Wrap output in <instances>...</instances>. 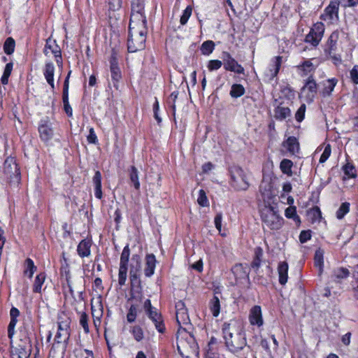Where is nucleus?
<instances>
[{"label":"nucleus","instance_id":"1","mask_svg":"<svg viewBox=\"0 0 358 358\" xmlns=\"http://www.w3.org/2000/svg\"><path fill=\"white\" fill-rule=\"evenodd\" d=\"M176 320L179 328L177 332V348L182 357L189 358L192 355L199 354L198 345L194 336L183 328L182 325L189 324V317L187 310L183 312H177Z\"/></svg>","mask_w":358,"mask_h":358},{"label":"nucleus","instance_id":"2","mask_svg":"<svg viewBox=\"0 0 358 358\" xmlns=\"http://www.w3.org/2000/svg\"><path fill=\"white\" fill-rule=\"evenodd\" d=\"M222 334L226 347L231 352L242 350L247 344L243 324L237 320L224 323Z\"/></svg>","mask_w":358,"mask_h":358},{"label":"nucleus","instance_id":"3","mask_svg":"<svg viewBox=\"0 0 358 358\" xmlns=\"http://www.w3.org/2000/svg\"><path fill=\"white\" fill-rule=\"evenodd\" d=\"M260 214L262 222L266 227L271 230H278L282 227L283 218L280 216L275 202L268 201L264 204L260 209Z\"/></svg>","mask_w":358,"mask_h":358},{"label":"nucleus","instance_id":"4","mask_svg":"<svg viewBox=\"0 0 358 358\" xmlns=\"http://www.w3.org/2000/svg\"><path fill=\"white\" fill-rule=\"evenodd\" d=\"M147 35L146 24L130 25L128 38V50L130 52H136L145 48Z\"/></svg>","mask_w":358,"mask_h":358},{"label":"nucleus","instance_id":"5","mask_svg":"<svg viewBox=\"0 0 358 358\" xmlns=\"http://www.w3.org/2000/svg\"><path fill=\"white\" fill-rule=\"evenodd\" d=\"M3 173L7 177L10 186L17 187L21 180V175L15 159L12 157L6 159L3 164Z\"/></svg>","mask_w":358,"mask_h":358},{"label":"nucleus","instance_id":"6","mask_svg":"<svg viewBox=\"0 0 358 358\" xmlns=\"http://www.w3.org/2000/svg\"><path fill=\"white\" fill-rule=\"evenodd\" d=\"M231 178V184L236 190L245 191L250 186L247 173L238 166H233L229 169Z\"/></svg>","mask_w":358,"mask_h":358},{"label":"nucleus","instance_id":"7","mask_svg":"<svg viewBox=\"0 0 358 358\" xmlns=\"http://www.w3.org/2000/svg\"><path fill=\"white\" fill-rule=\"evenodd\" d=\"M145 0H133L131 3V14L129 24H146L144 12Z\"/></svg>","mask_w":358,"mask_h":358},{"label":"nucleus","instance_id":"8","mask_svg":"<svg viewBox=\"0 0 358 358\" xmlns=\"http://www.w3.org/2000/svg\"><path fill=\"white\" fill-rule=\"evenodd\" d=\"M339 3L338 0H331L321 14L320 19L328 24H336L339 20Z\"/></svg>","mask_w":358,"mask_h":358},{"label":"nucleus","instance_id":"9","mask_svg":"<svg viewBox=\"0 0 358 358\" xmlns=\"http://www.w3.org/2000/svg\"><path fill=\"white\" fill-rule=\"evenodd\" d=\"M70 324L69 317L64 315L59 316L58 319V330L55 336V340L58 343H66L70 336Z\"/></svg>","mask_w":358,"mask_h":358},{"label":"nucleus","instance_id":"10","mask_svg":"<svg viewBox=\"0 0 358 358\" xmlns=\"http://www.w3.org/2000/svg\"><path fill=\"white\" fill-rule=\"evenodd\" d=\"M324 24L322 22L315 23L306 36L305 41L314 47L317 46L324 36Z\"/></svg>","mask_w":358,"mask_h":358},{"label":"nucleus","instance_id":"11","mask_svg":"<svg viewBox=\"0 0 358 358\" xmlns=\"http://www.w3.org/2000/svg\"><path fill=\"white\" fill-rule=\"evenodd\" d=\"M39 138L41 141L48 145L55 136L52 123L48 120H42L38 127Z\"/></svg>","mask_w":358,"mask_h":358},{"label":"nucleus","instance_id":"12","mask_svg":"<svg viewBox=\"0 0 358 358\" xmlns=\"http://www.w3.org/2000/svg\"><path fill=\"white\" fill-rule=\"evenodd\" d=\"M317 92V85L312 76H309L306 80L303 87L301 90L300 97L306 102L311 103Z\"/></svg>","mask_w":358,"mask_h":358},{"label":"nucleus","instance_id":"13","mask_svg":"<svg viewBox=\"0 0 358 358\" xmlns=\"http://www.w3.org/2000/svg\"><path fill=\"white\" fill-rule=\"evenodd\" d=\"M130 256V250L128 245H126L121 254L119 273H118V283L120 286L125 284L127 277L128 262Z\"/></svg>","mask_w":358,"mask_h":358},{"label":"nucleus","instance_id":"14","mask_svg":"<svg viewBox=\"0 0 358 358\" xmlns=\"http://www.w3.org/2000/svg\"><path fill=\"white\" fill-rule=\"evenodd\" d=\"M44 54L46 56L54 55L56 62L59 67H62V53L59 46L56 43V41L50 38L46 40V43L44 48Z\"/></svg>","mask_w":358,"mask_h":358},{"label":"nucleus","instance_id":"15","mask_svg":"<svg viewBox=\"0 0 358 358\" xmlns=\"http://www.w3.org/2000/svg\"><path fill=\"white\" fill-rule=\"evenodd\" d=\"M222 59L224 68L225 70L233 71L239 74L244 73L243 67L239 64L229 52H224L222 53Z\"/></svg>","mask_w":358,"mask_h":358},{"label":"nucleus","instance_id":"16","mask_svg":"<svg viewBox=\"0 0 358 358\" xmlns=\"http://www.w3.org/2000/svg\"><path fill=\"white\" fill-rule=\"evenodd\" d=\"M260 192L262 194L264 204L268 201H273V186L270 180L264 178L259 187Z\"/></svg>","mask_w":358,"mask_h":358},{"label":"nucleus","instance_id":"17","mask_svg":"<svg viewBox=\"0 0 358 358\" xmlns=\"http://www.w3.org/2000/svg\"><path fill=\"white\" fill-rule=\"evenodd\" d=\"M249 321L252 325H257L259 327L263 325L262 313L259 306H255L250 309Z\"/></svg>","mask_w":358,"mask_h":358},{"label":"nucleus","instance_id":"18","mask_svg":"<svg viewBox=\"0 0 358 358\" xmlns=\"http://www.w3.org/2000/svg\"><path fill=\"white\" fill-rule=\"evenodd\" d=\"M278 274L279 278V283L281 285H285L288 280V270L289 265L287 262H280L278 265Z\"/></svg>","mask_w":358,"mask_h":358},{"label":"nucleus","instance_id":"19","mask_svg":"<svg viewBox=\"0 0 358 358\" xmlns=\"http://www.w3.org/2000/svg\"><path fill=\"white\" fill-rule=\"evenodd\" d=\"M147 314L155 324L157 330L160 333H163L165 330L164 324L161 315L157 313L156 308L148 312Z\"/></svg>","mask_w":358,"mask_h":358},{"label":"nucleus","instance_id":"20","mask_svg":"<svg viewBox=\"0 0 358 358\" xmlns=\"http://www.w3.org/2000/svg\"><path fill=\"white\" fill-rule=\"evenodd\" d=\"M231 271L237 281H241L248 278V268L243 264L235 265Z\"/></svg>","mask_w":358,"mask_h":358},{"label":"nucleus","instance_id":"21","mask_svg":"<svg viewBox=\"0 0 358 358\" xmlns=\"http://www.w3.org/2000/svg\"><path fill=\"white\" fill-rule=\"evenodd\" d=\"M55 66L52 62H48L45 63L43 75L47 83L50 85L51 88L55 89L54 83Z\"/></svg>","mask_w":358,"mask_h":358},{"label":"nucleus","instance_id":"22","mask_svg":"<svg viewBox=\"0 0 358 358\" xmlns=\"http://www.w3.org/2000/svg\"><path fill=\"white\" fill-rule=\"evenodd\" d=\"M91 246L92 242L90 240L81 241L77 247L78 255L82 258L89 257L91 254Z\"/></svg>","mask_w":358,"mask_h":358},{"label":"nucleus","instance_id":"23","mask_svg":"<svg viewBox=\"0 0 358 358\" xmlns=\"http://www.w3.org/2000/svg\"><path fill=\"white\" fill-rule=\"evenodd\" d=\"M156 267L155 256L152 254L147 255L145 257V267L144 268L145 275L147 277L152 276L155 273Z\"/></svg>","mask_w":358,"mask_h":358},{"label":"nucleus","instance_id":"24","mask_svg":"<svg viewBox=\"0 0 358 358\" xmlns=\"http://www.w3.org/2000/svg\"><path fill=\"white\" fill-rule=\"evenodd\" d=\"M110 64V69L112 80L117 83L119 82V80L121 79L122 76H121L120 69L117 65V61L116 57L114 54L111 56Z\"/></svg>","mask_w":358,"mask_h":358},{"label":"nucleus","instance_id":"25","mask_svg":"<svg viewBox=\"0 0 358 358\" xmlns=\"http://www.w3.org/2000/svg\"><path fill=\"white\" fill-rule=\"evenodd\" d=\"M132 264L130 268V278L131 280H134L138 278V273L141 270V259L138 255H134L132 257Z\"/></svg>","mask_w":358,"mask_h":358},{"label":"nucleus","instance_id":"26","mask_svg":"<svg viewBox=\"0 0 358 358\" xmlns=\"http://www.w3.org/2000/svg\"><path fill=\"white\" fill-rule=\"evenodd\" d=\"M283 146L292 155L298 153L300 149L298 140L294 136L289 137L283 143Z\"/></svg>","mask_w":358,"mask_h":358},{"label":"nucleus","instance_id":"27","mask_svg":"<svg viewBox=\"0 0 358 358\" xmlns=\"http://www.w3.org/2000/svg\"><path fill=\"white\" fill-rule=\"evenodd\" d=\"M338 80L336 78L328 79L323 82V88L321 90L320 93L323 96H327L331 95L334 91Z\"/></svg>","mask_w":358,"mask_h":358},{"label":"nucleus","instance_id":"28","mask_svg":"<svg viewBox=\"0 0 358 358\" xmlns=\"http://www.w3.org/2000/svg\"><path fill=\"white\" fill-rule=\"evenodd\" d=\"M350 275V271L348 268L338 267L333 271L331 278L337 282H341L343 280L346 279Z\"/></svg>","mask_w":358,"mask_h":358},{"label":"nucleus","instance_id":"29","mask_svg":"<svg viewBox=\"0 0 358 358\" xmlns=\"http://www.w3.org/2000/svg\"><path fill=\"white\" fill-rule=\"evenodd\" d=\"M298 71L301 76H307L315 69V65L310 60H306L297 66Z\"/></svg>","mask_w":358,"mask_h":358},{"label":"nucleus","instance_id":"30","mask_svg":"<svg viewBox=\"0 0 358 358\" xmlns=\"http://www.w3.org/2000/svg\"><path fill=\"white\" fill-rule=\"evenodd\" d=\"M46 279V275L44 273H40L38 274L34 280L33 285V292L36 293H41L42 290V286Z\"/></svg>","mask_w":358,"mask_h":358},{"label":"nucleus","instance_id":"31","mask_svg":"<svg viewBox=\"0 0 358 358\" xmlns=\"http://www.w3.org/2000/svg\"><path fill=\"white\" fill-rule=\"evenodd\" d=\"M291 115V110L288 107L278 106L275 110V117L283 120Z\"/></svg>","mask_w":358,"mask_h":358},{"label":"nucleus","instance_id":"32","mask_svg":"<svg viewBox=\"0 0 358 358\" xmlns=\"http://www.w3.org/2000/svg\"><path fill=\"white\" fill-rule=\"evenodd\" d=\"M129 178L136 189H139L140 182L138 178V171L135 166H131L129 169Z\"/></svg>","mask_w":358,"mask_h":358},{"label":"nucleus","instance_id":"33","mask_svg":"<svg viewBox=\"0 0 358 358\" xmlns=\"http://www.w3.org/2000/svg\"><path fill=\"white\" fill-rule=\"evenodd\" d=\"M282 64V57H275L272 60V67L270 69L271 76L274 78L277 76L279 72L280 66Z\"/></svg>","mask_w":358,"mask_h":358},{"label":"nucleus","instance_id":"34","mask_svg":"<svg viewBox=\"0 0 358 358\" xmlns=\"http://www.w3.org/2000/svg\"><path fill=\"white\" fill-rule=\"evenodd\" d=\"M293 166V163L291 160L284 159L282 160L280 164V168L282 172L289 176L292 175V167Z\"/></svg>","mask_w":358,"mask_h":358},{"label":"nucleus","instance_id":"35","mask_svg":"<svg viewBox=\"0 0 358 358\" xmlns=\"http://www.w3.org/2000/svg\"><path fill=\"white\" fill-rule=\"evenodd\" d=\"M36 271V266L34 265L33 260L31 259L30 258H27L25 260L24 273L27 275H28V277L29 278H31Z\"/></svg>","mask_w":358,"mask_h":358},{"label":"nucleus","instance_id":"36","mask_svg":"<svg viewBox=\"0 0 358 358\" xmlns=\"http://www.w3.org/2000/svg\"><path fill=\"white\" fill-rule=\"evenodd\" d=\"M245 93V88L241 84H234L231 86L230 95L233 98H238L243 96Z\"/></svg>","mask_w":358,"mask_h":358},{"label":"nucleus","instance_id":"37","mask_svg":"<svg viewBox=\"0 0 358 358\" xmlns=\"http://www.w3.org/2000/svg\"><path fill=\"white\" fill-rule=\"evenodd\" d=\"M210 309L214 317H217L220 311V300L217 296H214L210 302Z\"/></svg>","mask_w":358,"mask_h":358},{"label":"nucleus","instance_id":"38","mask_svg":"<svg viewBox=\"0 0 358 358\" xmlns=\"http://www.w3.org/2000/svg\"><path fill=\"white\" fill-rule=\"evenodd\" d=\"M315 265L319 268L320 272L322 271L324 265V252L321 249L316 250L315 254Z\"/></svg>","mask_w":358,"mask_h":358},{"label":"nucleus","instance_id":"39","mask_svg":"<svg viewBox=\"0 0 358 358\" xmlns=\"http://www.w3.org/2000/svg\"><path fill=\"white\" fill-rule=\"evenodd\" d=\"M215 49V43L212 41L203 42L201 47V52L204 55H209Z\"/></svg>","mask_w":358,"mask_h":358},{"label":"nucleus","instance_id":"40","mask_svg":"<svg viewBox=\"0 0 358 358\" xmlns=\"http://www.w3.org/2000/svg\"><path fill=\"white\" fill-rule=\"evenodd\" d=\"M339 38V32L338 31H333L330 35L328 41L327 45L329 46V52L334 50L336 49V43Z\"/></svg>","mask_w":358,"mask_h":358},{"label":"nucleus","instance_id":"41","mask_svg":"<svg viewBox=\"0 0 358 358\" xmlns=\"http://www.w3.org/2000/svg\"><path fill=\"white\" fill-rule=\"evenodd\" d=\"M13 64L12 62L6 64L3 73L1 76V81L3 85H7L8 83V78L11 74Z\"/></svg>","mask_w":358,"mask_h":358},{"label":"nucleus","instance_id":"42","mask_svg":"<svg viewBox=\"0 0 358 358\" xmlns=\"http://www.w3.org/2000/svg\"><path fill=\"white\" fill-rule=\"evenodd\" d=\"M285 217L294 220L296 222L300 223V218L296 214L295 206H289L286 208L285 212Z\"/></svg>","mask_w":358,"mask_h":358},{"label":"nucleus","instance_id":"43","mask_svg":"<svg viewBox=\"0 0 358 358\" xmlns=\"http://www.w3.org/2000/svg\"><path fill=\"white\" fill-rule=\"evenodd\" d=\"M15 43L13 38H8L3 44L4 52L7 55H11L15 50Z\"/></svg>","mask_w":358,"mask_h":358},{"label":"nucleus","instance_id":"44","mask_svg":"<svg viewBox=\"0 0 358 358\" xmlns=\"http://www.w3.org/2000/svg\"><path fill=\"white\" fill-rule=\"evenodd\" d=\"M89 317L88 315L85 312L80 313L79 317V323L80 326L83 328L85 333L88 334L90 332L89 325H88Z\"/></svg>","mask_w":358,"mask_h":358},{"label":"nucleus","instance_id":"45","mask_svg":"<svg viewBox=\"0 0 358 358\" xmlns=\"http://www.w3.org/2000/svg\"><path fill=\"white\" fill-rule=\"evenodd\" d=\"M350 211V203L348 202L343 203L336 211V217L341 220Z\"/></svg>","mask_w":358,"mask_h":358},{"label":"nucleus","instance_id":"46","mask_svg":"<svg viewBox=\"0 0 358 358\" xmlns=\"http://www.w3.org/2000/svg\"><path fill=\"white\" fill-rule=\"evenodd\" d=\"M131 332L134 339L138 342L141 341L144 338L143 331L138 326L133 327Z\"/></svg>","mask_w":358,"mask_h":358},{"label":"nucleus","instance_id":"47","mask_svg":"<svg viewBox=\"0 0 358 358\" xmlns=\"http://www.w3.org/2000/svg\"><path fill=\"white\" fill-rule=\"evenodd\" d=\"M352 289L355 296L358 299V265L355 266L353 271Z\"/></svg>","mask_w":358,"mask_h":358},{"label":"nucleus","instance_id":"48","mask_svg":"<svg viewBox=\"0 0 358 358\" xmlns=\"http://www.w3.org/2000/svg\"><path fill=\"white\" fill-rule=\"evenodd\" d=\"M197 202L201 206H203V207H206L209 205L208 199L206 196V192L204 190H203V189L199 190Z\"/></svg>","mask_w":358,"mask_h":358},{"label":"nucleus","instance_id":"49","mask_svg":"<svg viewBox=\"0 0 358 358\" xmlns=\"http://www.w3.org/2000/svg\"><path fill=\"white\" fill-rule=\"evenodd\" d=\"M343 171L345 175L348 178H353L356 176L355 169L352 165L350 164H347L343 166Z\"/></svg>","mask_w":358,"mask_h":358},{"label":"nucleus","instance_id":"50","mask_svg":"<svg viewBox=\"0 0 358 358\" xmlns=\"http://www.w3.org/2000/svg\"><path fill=\"white\" fill-rule=\"evenodd\" d=\"M137 315V308L135 305H131L129 309V312L127 315V320L129 322H134Z\"/></svg>","mask_w":358,"mask_h":358},{"label":"nucleus","instance_id":"51","mask_svg":"<svg viewBox=\"0 0 358 358\" xmlns=\"http://www.w3.org/2000/svg\"><path fill=\"white\" fill-rule=\"evenodd\" d=\"M92 315L93 318H101L103 315L102 306L99 303L96 306L92 305Z\"/></svg>","mask_w":358,"mask_h":358},{"label":"nucleus","instance_id":"52","mask_svg":"<svg viewBox=\"0 0 358 358\" xmlns=\"http://www.w3.org/2000/svg\"><path fill=\"white\" fill-rule=\"evenodd\" d=\"M222 65V62L218 59L210 60L208 63L207 67L209 71H213L218 70Z\"/></svg>","mask_w":358,"mask_h":358},{"label":"nucleus","instance_id":"53","mask_svg":"<svg viewBox=\"0 0 358 358\" xmlns=\"http://www.w3.org/2000/svg\"><path fill=\"white\" fill-rule=\"evenodd\" d=\"M192 9L190 6H187L183 10L182 15L180 17V24H181L184 25L187 22L189 18L190 17V16L192 15Z\"/></svg>","mask_w":358,"mask_h":358},{"label":"nucleus","instance_id":"54","mask_svg":"<svg viewBox=\"0 0 358 358\" xmlns=\"http://www.w3.org/2000/svg\"><path fill=\"white\" fill-rule=\"evenodd\" d=\"M71 71H70L65 79L64 81V87L63 91V102L64 103H69V95H68V90H69V79Z\"/></svg>","mask_w":358,"mask_h":358},{"label":"nucleus","instance_id":"55","mask_svg":"<svg viewBox=\"0 0 358 358\" xmlns=\"http://www.w3.org/2000/svg\"><path fill=\"white\" fill-rule=\"evenodd\" d=\"M306 110V106L304 103H303L299 108L297 110L295 114V118L297 122H301L303 121L305 117V113Z\"/></svg>","mask_w":358,"mask_h":358},{"label":"nucleus","instance_id":"56","mask_svg":"<svg viewBox=\"0 0 358 358\" xmlns=\"http://www.w3.org/2000/svg\"><path fill=\"white\" fill-rule=\"evenodd\" d=\"M331 152V146H330V145L328 144L325 146L324 151H323L322 155L320 156V158L319 160L320 163L325 162L330 157Z\"/></svg>","mask_w":358,"mask_h":358},{"label":"nucleus","instance_id":"57","mask_svg":"<svg viewBox=\"0 0 358 358\" xmlns=\"http://www.w3.org/2000/svg\"><path fill=\"white\" fill-rule=\"evenodd\" d=\"M17 322V320L10 319V323L8 327V335L9 338H12L15 334V327Z\"/></svg>","mask_w":358,"mask_h":358},{"label":"nucleus","instance_id":"58","mask_svg":"<svg viewBox=\"0 0 358 358\" xmlns=\"http://www.w3.org/2000/svg\"><path fill=\"white\" fill-rule=\"evenodd\" d=\"M311 238V231L310 230L302 231L299 235V241L301 243H304L310 240Z\"/></svg>","mask_w":358,"mask_h":358},{"label":"nucleus","instance_id":"59","mask_svg":"<svg viewBox=\"0 0 358 358\" xmlns=\"http://www.w3.org/2000/svg\"><path fill=\"white\" fill-rule=\"evenodd\" d=\"M350 78L353 83L357 85L358 84V65H355L353 66L352 70L350 71Z\"/></svg>","mask_w":358,"mask_h":358},{"label":"nucleus","instance_id":"60","mask_svg":"<svg viewBox=\"0 0 358 358\" xmlns=\"http://www.w3.org/2000/svg\"><path fill=\"white\" fill-rule=\"evenodd\" d=\"M109 9L116 10L120 8L122 0H108Z\"/></svg>","mask_w":358,"mask_h":358},{"label":"nucleus","instance_id":"61","mask_svg":"<svg viewBox=\"0 0 358 358\" xmlns=\"http://www.w3.org/2000/svg\"><path fill=\"white\" fill-rule=\"evenodd\" d=\"M159 110V104L157 98H155V103H153V111H154V117L158 123L162 122L161 117H159L158 115V111Z\"/></svg>","mask_w":358,"mask_h":358},{"label":"nucleus","instance_id":"62","mask_svg":"<svg viewBox=\"0 0 358 358\" xmlns=\"http://www.w3.org/2000/svg\"><path fill=\"white\" fill-rule=\"evenodd\" d=\"M222 213H217L214 219V223L216 229L221 232L222 230Z\"/></svg>","mask_w":358,"mask_h":358},{"label":"nucleus","instance_id":"63","mask_svg":"<svg viewBox=\"0 0 358 358\" xmlns=\"http://www.w3.org/2000/svg\"><path fill=\"white\" fill-rule=\"evenodd\" d=\"M93 182L94 187H101V175L99 171L95 172V174L93 177Z\"/></svg>","mask_w":358,"mask_h":358},{"label":"nucleus","instance_id":"64","mask_svg":"<svg viewBox=\"0 0 358 358\" xmlns=\"http://www.w3.org/2000/svg\"><path fill=\"white\" fill-rule=\"evenodd\" d=\"M17 349L13 351V358H27V353L24 349H20L19 353H17Z\"/></svg>","mask_w":358,"mask_h":358}]
</instances>
